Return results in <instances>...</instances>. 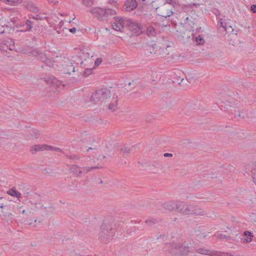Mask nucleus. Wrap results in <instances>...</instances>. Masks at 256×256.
Wrapping results in <instances>:
<instances>
[{
	"label": "nucleus",
	"mask_w": 256,
	"mask_h": 256,
	"mask_svg": "<svg viewBox=\"0 0 256 256\" xmlns=\"http://www.w3.org/2000/svg\"><path fill=\"white\" fill-rule=\"evenodd\" d=\"M48 2L50 3V2H52V0H48Z\"/></svg>",
	"instance_id": "69168bd1"
},
{
	"label": "nucleus",
	"mask_w": 256,
	"mask_h": 256,
	"mask_svg": "<svg viewBox=\"0 0 256 256\" xmlns=\"http://www.w3.org/2000/svg\"><path fill=\"white\" fill-rule=\"evenodd\" d=\"M224 24H227L226 22H225L224 21L222 20V19H220V21L218 22V26H219V28H222V30L224 28Z\"/></svg>",
	"instance_id": "37998d69"
},
{
	"label": "nucleus",
	"mask_w": 256,
	"mask_h": 256,
	"mask_svg": "<svg viewBox=\"0 0 256 256\" xmlns=\"http://www.w3.org/2000/svg\"><path fill=\"white\" fill-rule=\"evenodd\" d=\"M82 168L84 169V170H82L83 173L87 174V173H88V172H90L91 170H93L99 168L100 167H98V166H90H90H86V167H84V168Z\"/></svg>",
	"instance_id": "7c9ffc66"
},
{
	"label": "nucleus",
	"mask_w": 256,
	"mask_h": 256,
	"mask_svg": "<svg viewBox=\"0 0 256 256\" xmlns=\"http://www.w3.org/2000/svg\"><path fill=\"white\" fill-rule=\"evenodd\" d=\"M102 62V59L101 58H98L94 62L95 67L98 66Z\"/></svg>",
	"instance_id": "a18cd8bd"
},
{
	"label": "nucleus",
	"mask_w": 256,
	"mask_h": 256,
	"mask_svg": "<svg viewBox=\"0 0 256 256\" xmlns=\"http://www.w3.org/2000/svg\"><path fill=\"white\" fill-rule=\"evenodd\" d=\"M94 149L93 148H89L88 149V151H89L90 150H92Z\"/></svg>",
	"instance_id": "0e129e2a"
},
{
	"label": "nucleus",
	"mask_w": 256,
	"mask_h": 256,
	"mask_svg": "<svg viewBox=\"0 0 256 256\" xmlns=\"http://www.w3.org/2000/svg\"><path fill=\"white\" fill-rule=\"evenodd\" d=\"M207 176L208 178H214L216 177L214 174H207Z\"/></svg>",
	"instance_id": "3c124183"
},
{
	"label": "nucleus",
	"mask_w": 256,
	"mask_h": 256,
	"mask_svg": "<svg viewBox=\"0 0 256 256\" xmlns=\"http://www.w3.org/2000/svg\"><path fill=\"white\" fill-rule=\"evenodd\" d=\"M2 200H6L4 198L0 197V201H2Z\"/></svg>",
	"instance_id": "bf43d9fd"
},
{
	"label": "nucleus",
	"mask_w": 256,
	"mask_h": 256,
	"mask_svg": "<svg viewBox=\"0 0 256 256\" xmlns=\"http://www.w3.org/2000/svg\"><path fill=\"white\" fill-rule=\"evenodd\" d=\"M130 148L126 146H123L120 148V152L122 153L124 156H126L130 152Z\"/></svg>",
	"instance_id": "e433bc0d"
},
{
	"label": "nucleus",
	"mask_w": 256,
	"mask_h": 256,
	"mask_svg": "<svg viewBox=\"0 0 256 256\" xmlns=\"http://www.w3.org/2000/svg\"><path fill=\"white\" fill-rule=\"evenodd\" d=\"M114 232L115 230L111 224L103 222L98 234L99 240L102 242L106 244L112 240Z\"/></svg>",
	"instance_id": "f257e3e1"
},
{
	"label": "nucleus",
	"mask_w": 256,
	"mask_h": 256,
	"mask_svg": "<svg viewBox=\"0 0 256 256\" xmlns=\"http://www.w3.org/2000/svg\"><path fill=\"white\" fill-rule=\"evenodd\" d=\"M196 251L200 254H205V255H210V250H206L203 248H198L196 250Z\"/></svg>",
	"instance_id": "c85d7f7f"
},
{
	"label": "nucleus",
	"mask_w": 256,
	"mask_h": 256,
	"mask_svg": "<svg viewBox=\"0 0 256 256\" xmlns=\"http://www.w3.org/2000/svg\"><path fill=\"white\" fill-rule=\"evenodd\" d=\"M48 150H52V151H56V152H62V150L59 148L57 147H54L50 146H48Z\"/></svg>",
	"instance_id": "ea45409f"
},
{
	"label": "nucleus",
	"mask_w": 256,
	"mask_h": 256,
	"mask_svg": "<svg viewBox=\"0 0 256 256\" xmlns=\"http://www.w3.org/2000/svg\"><path fill=\"white\" fill-rule=\"evenodd\" d=\"M110 96V91L106 88H103L95 91L91 96V100L94 103L103 102Z\"/></svg>",
	"instance_id": "39448f33"
},
{
	"label": "nucleus",
	"mask_w": 256,
	"mask_h": 256,
	"mask_svg": "<svg viewBox=\"0 0 256 256\" xmlns=\"http://www.w3.org/2000/svg\"><path fill=\"white\" fill-rule=\"evenodd\" d=\"M112 101L109 104L108 108L112 111H114L116 109V105L118 102L117 96L116 99L113 98Z\"/></svg>",
	"instance_id": "bb28decb"
},
{
	"label": "nucleus",
	"mask_w": 256,
	"mask_h": 256,
	"mask_svg": "<svg viewBox=\"0 0 256 256\" xmlns=\"http://www.w3.org/2000/svg\"><path fill=\"white\" fill-rule=\"evenodd\" d=\"M76 67L74 66V64H68L66 66V67L64 68V73L68 74H70L71 72H76Z\"/></svg>",
	"instance_id": "b1692460"
},
{
	"label": "nucleus",
	"mask_w": 256,
	"mask_h": 256,
	"mask_svg": "<svg viewBox=\"0 0 256 256\" xmlns=\"http://www.w3.org/2000/svg\"><path fill=\"white\" fill-rule=\"evenodd\" d=\"M223 30L225 31L226 33L230 34L233 32L234 29L230 26H228V24H224V28Z\"/></svg>",
	"instance_id": "72a5a7b5"
},
{
	"label": "nucleus",
	"mask_w": 256,
	"mask_h": 256,
	"mask_svg": "<svg viewBox=\"0 0 256 256\" xmlns=\"http://www.w3.org/2000/svg\"><path fill=\"white\" fill-rule=\"evenodd\" d=\"M138 4L136 0H126L123 8L126 12H131L137 8Z\"/></svg>",
	"instance_id": "9b49d317"
},
{
	"label": "nucleus",
	"mask_w": 256,
	"mask_h": 256,
	"mask_svg": "<svg viewBox=\"0 0 256 256\" xmlns=\"http://www.w3.org/2000/svg\"><path fill=\"white\" fill-rule=\"evenodd\" d=\"M180 202H168L162 204V207L168 210H177L179 212V204Z\"/></svg>",
	"instance_id": "9d476101"
},
{
	"label": "nucleus",
	"mask_w": 256,
	"mask_h": 256,
	"mask_svg": "<svg viewBox=\"0 0 256 256\" xmlns=\"http://www.w3.org/2000/svg\"><path fill=\"white\" fill-rule=\"evenodd\" d=\"M5 200L0 201V208H2L6 203Z\"/></svg>",
	"instance_id": "5fc2aeb1"
},
{
	"label": "nucleus",
	"mask_w": 256,
	"mask_h": 256,
	"mask_svg": "<svg viewBox=\"0 0 256 256\" xmlns=\"http://www.w3.org/2000/svg\"><path fill=\"white\" fill-rule=\"evenodd\" d=\"M68 167L70 172L77 177L80 176L83 174L82 170H80L81 168L77 164H70Z\"/></svg>",
	"instance_id": "2eb2a0df"
},
{
	"label": "nucleus",
	"mask_w": 256,
	"mask_h": 256,
	"mask_svg": "<svg viewBox=\"0 0 256 256\" xmlns=\"http://www.w3.org/2000/svg\"><path fill=\"white\" fill-rule=\"evenodd\" d=\"M108 2L109 4L114 6H116L117 4V2L114 0H108Z\"/></svg>",
	"instance_id": "8fccbe9b"
},
{
	"label": "nucleus",
	"mask_w": 256,
	"mask_h": 256,
	"mask_svg": "<svg viewBox=\"0 0 256 256\" xmlns=\"http://www.w3.org/2000/svg\"><path fill=\"white\" fill-rule=\"evenodd\" d=\"M174 13L173 11L172 10H170L168 12V14L166 16H164L166 18L167 16H170Z\"/></svg>",
	"instance_id": "603ef678"
},
{
	"label": "nucleus",
	"mask_w": 256,
	"mask_h": 256,
	"mask_svg": "<svg viewBox=\"0 0 256 256\" xmlns=\"http://www.w3.org/2000/svg\"><path fill=\"white\" fill-rule=\"evenodd\" d=\"M166 247L173 256H187L190 252L188 246L182 244L170 243L166 244Z\"/></svg>",
	"instance_id": "20e7f679"
},
{
	"label": "nucleus",
	"mask_w": 256,
	"mask_h": 256,
	"mask_svg": "<svg viewBox=\"0 0 256 256\" xmlns=\"http://www.w3.org/2000/svg\"><path fill=\"white\" fill-rule=\"evenodd\" d=\"M24 25H22V26H20V27H22V28H24Z\"/></svg>",
	"instance_id": "338daca9"
},
{
	"label": "nucleus",
	"mask_w": 256,
	"mask_h": 256,
	"mask_svg": "<svg viewBox=\"0 0 256 256\" xmlns=\"http://www.w3.org/2000/svg\"><path fill=\"white\" fill-rule=\"evenodd\" d=\"M179 212L184 214H193L196 216H204L206 212L196 206L187 204L184 202H180Z\"/></svg>",
	"instance_id": "f03ea898"
},
{
	"label": "nucleus",
	"mask_w": 256,
	"mask_h": 256,
	"mask_svg": "<svg viewBox=\"0 0 256 256\" xmlns=\"http://www.w3.org/2000/svg\"><path fill=\"white\" fill-rule=\"evenodd\" d=\"M159 220L152 218H150L145 221V223L150 227L157 224Z\"/></svg>",
	"instance_id": "5701e85b"
},
{
	"label": "nucleus",
	"mask_w": 256,
	"mask_h": 256,
	"mask_svg": "<svg viewBox=\"0 0 256 256\" xmlns=\"http://www.w3.org/2000/svg\"><path fill=\"white\" fill-rule=\"evenodd\" d=\"M146 50H148L150 54L154 53L156 55H158L157 52H156V50H155V47L152 45H147L146 46Z\"/></svg>",
	"instance_id": "c756f323"
},
{
	"label": "nucleus",
	"mask_w": 256,
	"mask_h": 256,
	"mask_svg": "<svg viewBox=\"0 0 256 256\" xmlns=\"http://www.w3.org/2000/svg\"><path fill=\"white\" fill-rule=\"evenodd\" d=\"M252 237L253 236L252 232L248 231H246L244 232L242 240L244 242H250L252 241Z\"/></svg>",
	"instance_id": "aec40b11"
},
{
	"label": "nucleus",
	"mask_w": 256,
	"mask_h": 256,
	"mask_svg": "<svg viewBox=\"0 0 256 256\" xmlns=\"http://www.w3.org/2000/svg\"><path fill=\"white\" fill-rule=\"evenodd\" d=\"M27 8L33 12H38V8L32 4H28V6Z\"/></svg>",
	"instance_id": "4c0bfd02"
},
{
	"label": "nucleus",
	"mask_w": 256,
	"mask_h": 256,
	"mask_svg": "<svg viewBox=\"0 0 256 256\" xmlns=\"http://www.w3.org/2000/svg\"><path fill=\"white\" fill-rule=\"evenodd\" d=\"M251 174L253 179V181L256 185V165H254L252 166L251 170Z\"/></svg>",
	"instance_id": "2f4dec72"
},
{
	"label": "nucleus",
	"mask_w": 256,
	"mask_h": 256,
	"mask_svg": "<svg viewBox=\"0 0 256 256\" xmlns=\"http://www.w3.org/2000/svg\"><path fill=\"white\" fill-rule=\"evenodd\" d=\"M228 238H230V237L228 236H226L225 234H221L220 235V238L221 239V240H222V239H224V238L228 239Z\"/></svg>",
	"instance_id": "09e8293b"
},
{
	"label": "nucleus",
	"mask_w": 256,
	"mask_h": 256,
	"mask_svg": "<svg viewBox=\"0 0 256 256\" xmlns=\"http://www.w3.org/2000/svg\"><path fill=\"white\" fill-rule=\"evenodd\" d=\"M126 26L132 34L138 36L144 32V30L143 29L140 24L130 19H128V22L126 23Z\"/></svg>",
	"instance_id": "423d86ee"
},
{
	"label": "nucleus",
	"mask_w": 256,
	"mask_h": 256,
	"mask_svg": "<svg viewBox=\"0 0 256 256\" xmlns=\"http://www.w3.org/2000/svg\"><path fill=\"white\" fill-rule=\"evenodd\" d=\"M14 206L10 204H6L1 208V212L4 218L10 217L12 216V211Z\"/></svg>",
	"instance_id": "f8f14e48"
},
{
	"label": "nucleus",
	"mask_w": 256,
	"mask_h": 256,
	"mask_svg": "<svg viewBox=\"0 0 256 256\" xmlns=\"http://www.w3.org/2000/svg\"><path fill=\"white\" fill-rule=\"evenodd\" d=\"M52 82L54 84H56V87L58 88H60V86L62 85V86H64V84H62V82L60 81V80H58L56 78H54Z\"/></svg>",
	"instance_id": "a19ab883"
},
{
	"label": "nucleus",
	"mask_w": 256,
	"mask_h": 256,
	"mask_svg": "<svg viewBox=\"0 0 256 256\" xmlns=\"http://www.w3.org/2000/svg\"><path fill=\"white\" fill-rule=\"evenodd\" d=\"M92 160L90 157H88L86 158V160H82V165H86L88 164V162L90 160Z\"/></svg>",
	"instance_id": "49530a36"
},
{
	"label": "nucleus",
	"mask_w": 256,
	"mask_h": 256,
	"mask_svg": "<svg viewBox=\"0 0 256 256\" xmlns=\"http://www.w3.org/2000/svg\"><path fill=\"white\" fill-rule=\"evenodd\" d=\"M88 49L84 48L83 50H82L78 52V54L80 55V56L81 57V58H82V60H84V62L86 64V60L87 59H89L90 60V62L92 63V60L90 58V56L92 58L93 56H90V53L88 52Z\"/></svg>",
	"instance_id": "4468645a"
},
{
	"label": "nucleus",
	"mask_w": 256,
	"mask_h": 256,
	"mask_svg": "<svg viewBox=\"0 0 256 256\" xmlns=\"http://www.w3.org/2000/svg\"><path fill=\"white\" fill-rule=\"evenodd\" d=\"M165 4H170L174 8H178L180 6L179 2L178 0H166Z\"/></svg>",
	"instance_id": "393cba45"
},
{
	"label": "nucleus",
	"mask_w": 256,
	"mask_h": 256,
	"mask_svg": "<svg viewBox=\"0 0 256 256\" xmlns=\"http://www.w3.org/2000/svg\"><path fill=\"white\" fill-rule=\"evenodd\" d=\"M48 145L46 144H38L34 145L32 147L30 151L32 154H36L38 151H43L48 150Z\"/></svg>",
	"instance_id": "dca6fc26"
},
{
	"label": "nucleus",
	"mask_w": 256,
	"mask_h": 256,
	"mask_svg": "<svg viewBox=\"0 0 256 256\" xmlns=\"http://www.w3.org/2000/svg\"><path fill=\"white\" fill-rule=\"evenodd\" d=\"M211 256H233L228 253L222 252H220L211 251L210 254Z\"/></svg>",
	"instance_id": "a878e982"
},
{
	"label": "nucleus",
	"mask_w": 256,
	"mask_h": 256,
	"mask_svg": "<svg viewBox=\"0 0 256 256\" xmlns=\"http://www.w3.org/2000/svg\"><path fill=\"white\" fill-rule=\"evenodd\" d=\"M134 82V80H133L132 82H129V83H128V85H129V86H130V85H131L132 84H133Z\"/></svg>",
	"instance_id": "e2e57ef3"
},
{
	"label": "nucleus",
	"mask_w": 256,
	"mask_h": 256,
	"mask_svg": "<svg viewBox=\"0 0 256 256\" xmlns=\"http://www.w3.org/2000/svg\"><path fill=\"white\" fill-rule=\"evenodd\" d=\"M156 30L152 26H148L146 28V30H144V33H145L148 36H154L156 34Z\"/></svg>",
	"instance_id": "6ab92c4d"
},
{
	"label": "nucleus",
	"mask_w": 256,
	"mask_h": 256,
	"mask_svg": "<svg viewBox=\"0 0 256 256\" xmlns=\"http://www.w3.org/2000/svg\"><path fill=\"white\" fill-rule=\"evenodd\" d=\"M24 194H25V196L26 198H28V196H30V195H32V194H30V192H26V193H24Z\"/></svg>",
	"instance_id": "13d9d810"
},
{
	"label": "nucleus",
	"mask_w": 256,
	"mask_h": 256,
	"mask_svg": "<svg viewBox=\"0 0 256 256\" xmlns=\"http://www.w3.org/2000/svg\"><path fill=\"white\" fill-rule=\"evenodd\" d=\"M69 31L70 32L74 33L76 31V28H72L69 29Z\"/></svg>",
	"instance_id": "6e6d98bb"
},
{
	"label": "nucleus",
	"mask_w": 256,
	"mask_h": 256,
	"mask_svg": "<svg viewBox=\"0 0 256 256\" xmlns=\"http://www.w3.org/2000/svg\"><path fill=\"white\" fill-rule=\"evenodd\" d=\"M196 5H197V4H190V7H192V6H196Z\"/></svg>",
	"instance_id": "052dcab7"
},
{
	"label": "nucleus",
	"mask_w": 256,
	"mask_h": 256,
	"mask_svg": "<svg viewBox=\"0 0 256 256\" xmlns=\"http://www.w3.org/2000/svg\"><path fill=\"white\" fill-rule=\"evenodd\" d=\"M8 4L12 6H16L22 2V0H7Z\"/></svg>",
	"instance_id": "58836bf2"
},
{
	"label": "nucleus",
	"mask_w": 256,
	"mask_h": 256,
	"mask_svg": "<svg viewBox=\"0 0 256 256\" xmlns=\"http://www.w3.org/2000/svg\"><path fill=\"white\" fill-rule=\"evenodd\" d=\"M164 157H172L173 156V154L170 153H164Z\"/></svg>",
	"instance_id": "864d4df0"
},
{
	"label": "nucleus",
	"mask_w": 256,
	"mask_h": 256,
	"mask_svg": "<svg viewBox=\"0 0 256 256\" xmlns=\"http://www.w3.org/2000/svg\"><path fill=\"white\" fill-rule=\"evenodd\" d=\"M106 158V156H99L98 157V160H102V158L104 159Z\"/></svg>",
	"instance_id": "4d7b16f0"
},
{
	"label": "nucleus",
	"mask_w": 256,
	"mask_h": 256,
	"mask_svg": "<svg viewBox=\"0 0 256 256\" xmlns=\"http://www.w3.org/2000/svg\"><path fill=\"white\" fill-rule=\"evenodd\" d=\"M90 12L98 20L106 22H108L112 16L116 14L114 10L110 8L103 9L98 7L91 8Z\"/></svg>",
	"instance_id": "7ed1b4c3"
},
{
	"label": "nucleus",
	"mask_w": 256,
	"mask_h": 256,
	"mask_svg": "<svg viewBox=\"0 0 256 256\" xmlns=\"http://www.w3.org/2000/svg\"><path fill=\"white\" fill-rule=\"evenodd\" d=\"M7 194L11 196L16 197L18 198H20L21 197V194L14 188L10 189L7 192Z\"/></svg>",
	"instance_id": "412c9836"
},
{
	"label": "nucleus",
	"mask_w": 256,
	"mask_h": 256,
	"mask_svg": "<svg viewBox=\"0 0 256 256\" xmlns=\"http://www.w3.org/2000/svg\"><path fill=\"white\" fill-rule=\"evenodd\" d=\"M29 56H35L38 60L46 64V66H50L52 63L51 60L48 58L45 54L36 48L32 49L29 52Z\"/></svg>",
	"instance_id": "6e6552de"
},
{
	"label": "nucleus",
	"mask_w": 256,
	"mask_h": 256,
	"mask_svg": "<svg viewBox=\"0 0 256 256\" xmlns=\"http://www.w3.org/2000/svg\"><path fill=\"white\" fill-rule=\"evenodd\" d=\"M70 63L76 66L80 64V66H82L84 64V66L87 65V64L84 62V60L81 58V57L78 54V55L72 57L70 60Z\"/></svg>",
	"instance_id": "ddd939ff"
},
{
	"label": "nucleus",
	"mask_w": 256,
	"mask_h": 256,
	"mask_svg": "<svg viewBox=\"0 0 256 256\" xmlns=\"http://www.w3.org/2000/svg\"><path fill=\"white\" fill-rule=\"evenodd\" d=\"M30 18H32L36 20H42L43 19V17L40 14H36V16L30 17Z\"/></svg>",
	"instance_id": "c03bdc74"
},
{
	"label": "nucleus",
	"mask_w": 256,
	"mask_h": 256,
	"mask_svg": "<svg viewBox=\"0 0 256 256\" xmlns=\"http://www.w3.org/2000/svg\"><path fill=\"white\" fill-rule=\"evenodd\" d=\"M66 158L72 160V162H76L78 160H80V156L76 154H66Z\"/></svg>",
	"instance_id": "cd10ccee"
},
{
	"label": "nucleus",
	"mask_w": 256,
	"mask_h": 256,
	"mask_svg": "<svg viewBox=\"0 0 256 256\" xmlns=\"http://www.w3.org/2000/svg\"><path fill=\"white\" fill-rule=\"evenodd\" d=\"M159 48H160V53H163V51H162V47H160Z\"/></svg>",
	"instance_id": "680f3d73"
},
{
	"label": "nucleus",
	"mask_w": 256,
	"mask_h": 256,
	"mask_svg": "<svg viewBox=\"0 0 256 256\" xmlns=\"http://www.w3.org/2000/svg\"><path fill=\"white\" fill-rule=\"evenodd\" d=\"M14 48V42L12 38H7L2 41L0 44V50L4 52L8 50H12Z\"/></svg>",
	"instance_id": "1a4fd4ad"
},
{
	"label": "nucleus",
	"mask_w": 256,
	"mask_h": 256,
	"mask_svg": "<svg viewBox=\"0 0 256 256\" xmlns=\"http://www.w3.org/2000/svg\"><path fill=\"white\" fill-rule=\"evenodd\" d=\"M170 46H166V47L163 46L162 51H163V53H160V48H156V52H157L158 55L160 56V57H164L166 55L169 54V51L167 50L168 48H169Z\"/></svg>",
	"instance_id": "4be33fe9"
},
{
	"label": "nucleus",
	"mask_w": 256,
	"mask_h": 256,
	"mask_svg": "<svg viewBox=\"0 0 256 256\" xmlns=\"http://www.w3.org/2000/svg\"><path fill=\"white\" fill-rule=\"evenodd\" d=\"M94 0H82L83 4L86 6H90L93 4Z\"/></svg>",
	"instance_id": "79ce46f5"
},
{
	"label": "nucleus",
	"mask_w": 256,
	"mask_h": 256,
	"mask_svg": "<svg viewBox=\"0 0 256 256\" xmlns=\"http://www.w3.org/2000/svg\"><path fill=\"white\" fill-rule=\"evenodd\" d=\"M94 68H86L83 72V76L84 77L88 76L90 74L92 73V70Z\"/></svg>",
	"instance_id": "c9c22d12"
},
{
	"label": "nucleus",
	"mask_w": 256,
	"mask_h": 256,
	"mask_svg": "<svg viewBox=\"0 0 256 256\" xmlns=\"http://www.w3.org/2000/svg\"><path fill=\"white\" fill-rule=\"evenodd\" d=\"M34 22L32 20H26L25 22L26 28L24 29H22L20 30V32H32L33 28V25Z\"/></svg>",
	"instance_id": "a211bd4d"
},
{
	"label": "nucleus",
	"mask_w": 256,
	"mask_h": 256,
	"mask_svg": "<svg viewBox=\"0 0 256 256\" xmlns=\"http://www.w3.org/2000/svg\"><path fill=\"white\" fill-rule=\"evenodd\" d=\"M235 116H237L238 118H244L245 117H246V114L244 111H242L241 112H240L235 110Z\"/></svg>",
	"instance_id": "f704fd0d"
},
{
	"label": "nucleus",
	"mask_w": 256,
	"mask_h": 256,
	"mask_svg": "<svg viewBox=\"0 0 256 256\" xmlns=\"http://www.w3.org/2000/svg\"><path fill=\"white\" fill-rule=\"evenodd\" d=\"M24 212H25V210H24L22 211V213H24Z\"/></svg>",
	"instance_id": "774afa93"
},
{
	"label": "nucleus",
	"mask_w": 256,
	"mask_h": 256,
	"mask_svg": "<svg viewBox=\"0 0 256 256\" xmlns=\"http://www.w3.org/2000/svg\"><path fill=\"white\" fill-rule=\"evenodd\" d=\"M30 202L34 205H36L40 203V201L41 196L40 194H38L37 193H34L30 195Z\"/></svg>",
	"instance_id": "f3484780"
},
{
	"label": "nucleus",
	"mask_w": 256,
	"mask_h": 256,
	"mask_svg": "<svg viewBox=\"0 0 256 256\" xmlns=\"http://www.w3.org/2000/svg\"><path fill=\"white\" fill-rule=\"evenodd\" d=\"M195 41L196 42L197 44L199 45L202 44L204 42V40L203 38V37L200 35H199L198 36L196 37L195 38Z\"/></svg>",
	"instance_id": "473e14b6"
},
{
	"label": "nucleus",
	"mask_w": 256,
	"mask_h": 256,
	"mask_svg": "<svg viewBox=\"0 0 256 256\" xmlns=\"http://www.w3.org/2000/svg\"><path fill=\"white\" fill-rule=\"evenodd\" d=\"M251 10L254 13H256V4H253L250 7Z\"/></svg>",
	"instance_id": "de8ad7c7"
},
{
	"label": "nucleus",
	"mask_w": 256,
	"mask_h": 256,
	"mask_svg": "<svg viewBox=\"0 0 256 256\" xmlns=\"http://www.w3.org/2000/svg\"><path fill=\"white\" fill-rule=\"evenodd\" d=\"M114 21L112 22V26L114 30L122 32L124 28H126V23L128 22V19L120 16H114Z\"/></svg>",
	"instance_id": "0eeeda50"
}]
</instances>
